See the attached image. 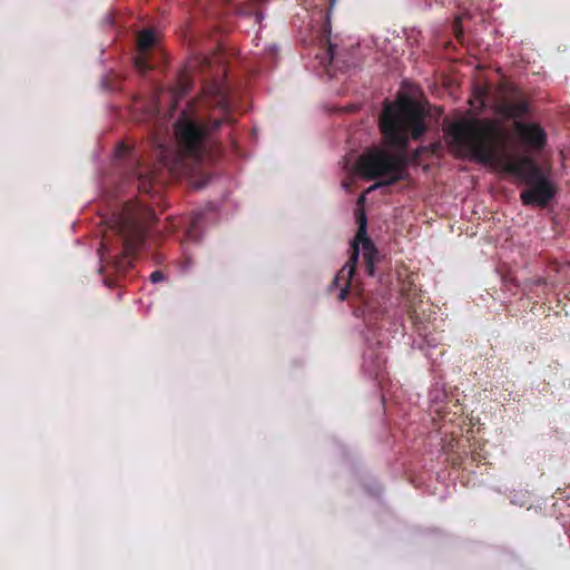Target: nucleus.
<instances>
[{"label":"nucleus","mask_w":570,"mask_h":570,"mask_svg":"<svg viewBox=\"0 0 570 570\" xmlns=\"http://www.w3.org/2000/svg\"><path fill=\"white\" fill-rule=\"evenodd\" d=\"M448 137L460 156L473 157L500 171L513 174L515 178H546L532 156L514 148L498 120L456 121L449 128Z\"/></svg>","instance_id":"1"},{"label":"nucleus","mask_w":570,"mask_h":570,"mask_svg":"<svg viewBox=\"0 0 570 570\" xmlns=\"http://www.w3.org/2000/svg\"><path fill=\"white\" fill-rule=\"evenodd\" d=\"M204 104L215 107L220 116L207 119L193 118L184 110L174 125L177 145L181 154L197 163L213 159L219 154V145L214 139V132L225 121H232L227 94L218 81L203 87Z\"/></svg>","instance_id":"2"},{"label":"nucleus","mask_w":570,"mask_h":570,"mask_svg":"<svg viewBox=\"0 0 570 570\" xmlns=\"http://www.w3.org/2000/svg\"><path fill=\"white\" fill-rule=\"evenodd\" d=\"M424 111L412 100L386 104L380 116V129L389 146L404 149L410 139H419L426 130Z\"/></svg>","instance_id":"3"},{"label":"nucleus","mask_w":570,"mask_h":570,"mask_svg":"<svg viewBox=\"0 0 570 570\" xmlns=\"http://www.w3.org/2000/svg\"><path fill=\"white\" fill-rule=\"evenodd\" d=\"M357 203L360 206L356 213L358 230L352 242L353 254L350 258V262L343 266V268L335 277V282H338L340 279L344 281V285L340 292L341 301L345 299L346 297L347 288L355 273L358 255L362 254L366 263L367 274L371 276H373L375 273V263L377 261V250L372 240L367 237V218L363 208L365 203V194H362L358 197Z\"/></svg>","instance_id":"4"},{"label":"nucleus","mask_w":570,"mask_h":570,"mask_svg":"<svg viewBox=\"0 0 570 570\" xmlns=\"http://www.w3.org/2000/svg\"><path fill=\"white\" fill-rule=\"evenodd\" d=\"M401 158L380 146L366 148L351 166V171L360 178H402L397 175L401 169Z\"/></svg>","instance_id":"5"},{"label":"nucleus","mask_w":570,"mask_h":570,"mask_svg":"<svg viewBox=\"0 0 570 570\" xmlns=\"http://www.w3.org/2000/svg\"><path fill=\"white\" fill-rule=\"evenodd\" d=\"M217 56L208 57L203 53H194L189 57L183 70L180 71L177 85L174 88V96L180 98L188 94L193 86L194 77H206L214 67Z\"/></svg>","instance_id":"6"},{"label":"nucleus","mask_w":570,"mask_h":570,"mask_svg":"<svg viewBox=\"0 0 570 570\" xmlns=\"http://www.w3.org/2000/svg\"><path fill=\"white\" fill-rule=\"evenodd\" d=\"M111 165L127 174L135 175V178H149L144 173H138L141 165V156L135 144L121 140L115 147Z\"/></svg>","instance_id":"7"},{"label":"nucleus","mask_w":570,"mask_h":570,"mask_svg":"<svg viewBox=\"0 0 570 570\" xmlns=\"http://www.w3.org/2000/svg\"><path fill=\"white\" fill-rule=\"evenodd\" d=\"M557 188L551 180H529L520 198L527 206L543 207L556 195Z\"/></svg>","instance_id":"8"},{"label":"nucleus","mask_w":570,"mask_h":570,"mask_svg":"<svg viewBox=\"0 0 570 570\" xmlns=\"http://www.w3.org/2000/svg\"><path fill=\"white\" fill-rule=\"evenodd\" d=\"M514 131L520 142L531 151H541L547 144L544 129L535 122L514 121Z\"/></svg>","instance_id":"9"},{"label":"nucleus","mask_w":570,"mask_h":570,"mask_svg":"<svg viewBox=\"0 0 570 570\" xmlns=\"http://www.w3.org/2000/svg\"><path fill=\"white\" fill-rule=\"evenodd\" d=\"M157 38L153 29H144L137 37V55L134 59L136 69L145 73L153 68L149 53L156 47Z\"/></svg>","instance_id":"10"},{"label":"nucleus","mask_w":570,"mask_h":570,"mask_svg":"<svg viewBox=\"0 0 570 570\" xmlns=\"http://www.w3.org/2000/svg\"><path fill=\"white\" fill-rule=\"evenodd\" d=\"M497 111L505 119L520 121L530 112V106L525 99L504 100L498 105Z\"/></svg>","instance_id":"11"},{"label":"nucleus","mask_w":570,"mask_h":570,"mask_svg":"<svg viewBox=\"0 0 570 570\" xmlns=\"http://www.w3.org/2000/svg\"><path fill=\"white\" fill-rule=\"evenodd\" d=\"M137 223V217H132L129 213H126L121 220V233L124 235H139Z\"/></svg>","instance_id":"12"},{"label":"nucleus","mask_w":570,"mask_h":570,"mask_svg":"<svg viewBox=\"0 0 570 570\" xmlns=\"http://www.w3.org/2000/svg\"><path fill=\"white\" fill-rule=\"evenodd\" d=\"M453 31H454L455 38L458 40H461V38L463 37V30H462V23H461L460 18L455 19V21L453 23Z\"/></svg>","instance_id":"13"},{"label":"nucleus","mask_w":570,"mask_h":570,"mask_svg":"<svg viewBox=\"0 0 570 570\" xmlns=\"http://www.w3.org/2000/svg\"><path fill=\"white\" fill-rule=\"evenodd\" d=\"M326 59L328 60V63L333 65L335 61V46L328 42L327 50H326Z\"/></svg>","instance_id":"14"},{"label":"nucleus","mask_w":570,"mask_h":570,"mask_svg":"<svg viewBox=\"0 0 570 570\" xmlns=\"http://www.w3.org/2000/svg\"><path fill=\"white\" fill-rule=\"evenodd\" d=\"M393 180H379L377 183H375L374 185H372L368 189H367V193L371 191V190H374V189H377L380 187H383V186H387L392 183Z\"/></svg>","instance_id":"15"},{"label":"nucleus","mask_w":570,"mask_h":570,"mask_svg":"<svg viewBox=\"0 0 570 570\" xmlns=\"http://www.w3.org/2000/svg\"><path fill=\"white\" fill-rule=\"evenodd\" d=\"M150 281H151L153 283H159V282L164 281V275H163V273H161V272H159V271H156V272L151 273V275H150Z\"/></svg>","instance_id":"16"},{"label":"nucleus","mask_w":570,"mask_h":570,"mask_svg":"<svg viewBox=\"0 0 570 570\" xmlns=\"http://www.w3.org/2000/svg\"><path fill=\"white\" fill-rule=\"evenodd\" d=\"M330 1V8H328V12H327V16L330 14V12L333 10L334 6H335V2L336 0H328Z\"/></svg>","instance_id":"17"},{"label":"nucleus","mask_w":570,"mask_h":570,"mask_svg":"<svg viewBox=\"0 0 570 570\" xmlns=\"http://www.w3.org/2000/svg\"><path fill=\"white\" fill-rule=\"evenodd\" d=\"M203 186H204V184L200 181V183H198V184L195 186V188H197V189H198V188H202Z\"/></svg>","instance_id":"18"},{"label":"nucleus","mask_w":570,"mask_h":570,"mask_svg":"<svg viewBox=\"0 0 570 570\" xmlns=\"http://www.w3.org/2000/svg\"><path fill=\"white\" fill-rule=\"evenodd\" d=\"M435 2H442L443 0H434Z\"/></svg>","instance_id":"19"}]
</instances>
